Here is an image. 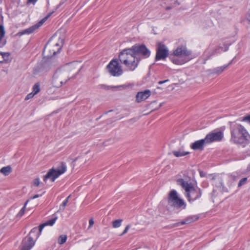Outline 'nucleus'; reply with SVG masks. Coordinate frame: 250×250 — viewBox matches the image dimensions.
Masks as SVG:
<instances>
[{"label": "nucleus", "instance_id": "obj_1", "mask_svg": "<svg viewBox=\"0 0 250 250\" xmlns=\"http://www.w3.org/2000/svg\"><path fill=\"white\" fill-rule=\"evenodd\" d=\"M229 124L231 142L243 147L250 143V135L243 126L235 122H229Z\"/></svg>", "mask_w": 250, "mask_h": 250}, {"label": "nucleus", "instance_id": "obj_2", "mask_svg": "<svg viewBox=\"0 0 250 250\" xmlns=\"http://www.w3.org/2000/svg\"><path fill=\"white\" fill-rule=\"evenodd\" d=\"M176 182L185 190V195L189 202H194L201 197L202 190L197 186H194L191 183H188L182 178L177 179Z\"/></svg>", "mask_w": 250, "mask_h": 250}, {"label": "nucleus", "instance_id": "obj_3", "mask_svg": "<svg viewBox=\"0 0 250 250\" xmlns=\"http://www.w3.org/2000/svg\"><path fill=\"white\" fill-rule=\"evenodd\" d=\"M120 62L124 64L129 70L133 71L138 66L140 58H134L131 48H126L122 50L119 55Z\"/></svg>", "mask_w": 250, "mask_h": 250}, {"label": "nucleus", "instance_id": "obj_4", "mask_svg": "<svg viewBox=\"0 0 250 250\" xmlns=\"http://www.w3.org/2000/svg\"><path fill=\"white\" fill-rule=\"evenodd\" d=\"M191 51L188 50L187 47L183 45L177 47L173 50V52L169 56V60L172 62L176 65H182L188 62L191 58Z\"/></svg>", "mask_w": 250, "mask_h": 250}, {"label": "nucleus", "instance_id": "obj_5", "mask_svg": "<svg viewBox=\"0 0 250 250\" xmlns=\"http://www.w3.org/2000/svg\"><path fill=\"white\" fill-rule=\"evenodd\" d=\"M57 62L54 60L52 56L42 61L40 64L35 67L33 70V74L38 75L45 74L52 69L55 68L57 65Z\"/></svg>", "mask_w": 250, "mask_h": 250}, {"label": "nucleus", "instance_id": "obj_6", "mask_svg": "<svg viewBox=\"0 0 250 250\" xmlns=\"http://www.w3.org/2000/svg\"><path fill=\"white\" fill-rule=\"evenodd\" d=\"M75 76L69 77L67 72L61 70H57L54 73L52 79V84L54 87H61L71 79L75 78Z\"/></svg>", "mask_w": 250, "mask_h": 250}, {"label": "nucleus", "instance_id": "obj_7", "mask_svg": "<svg viewBox=\"0 0 250 250\" xmlns=\"http://www.w3.org/2000/svg\"><path fill=\"white\" fill-rule=\"evenodd\" d=\"M66 169V164L63 162H61L60 165L56 168L53 167L48 171L43 177V181L46 182L47 179H49L51 182H54L59 176L64 173Z\"/></svg>", "mask_w": 250, "mask_h": 250}, {"label": "nucleus", "instance_id": "obj_8", "mask_svg": "<svg viewBox=\"0 0 250 250\" xmlns=\"http://www.w3.org/2000/svg\"><path fill=\"white\" fill-rule=\"evenodd\" d=\"M167 202L168 204H170L171 206L177 209H185L186 208V203L184 200L178 197L177 191L174 189H172L170 191L167 198Z\"/></svg>", "mask_w": 250, "mask_h": 250}, {"label": "nucleus", "instance_id": "obj_9", "mask_svg": "<svg viewBox=\"0 0 250 250\" xmlns=\"http://www.w3.org/2000/svg\"><path fill=\"white\" fill-rule=\"evenodd\" d=\"M131 48L134 58L141 59L140 57H137L140 56L143 58L146 59L150 56L151 51L145 44L136 43Z\"/></svg>", "mask_w": 250, "mask_h": 250}, {"label": "nucleus", "instance_id": "obj_10", "mask_svg": "<svg viewBox=\"0 0 250 250\" xmlns=\"http://www.w3.org/2000/svg\"><path fill=\"white\" fill-rule=\"evenodd\" d=\"M169 55L167 46L163 42H158L156 44L155 61L165 60L167 57L169 58Z\"/></svg>", "mask_w": 250, "mask_h": 250}, {"label": "nucleus", "instance_id": "obj_11", "mask_svg": "<svg viewBox=\"0 0 250 250\" xmlns=\"http://www.w3.org/2000/svg\"><path fill=\"white\" fill-rule=\"evenodd\" d=\"M106 69L109 74L114 77H119L123 73L122 66L120 65L117 59H112L106 66Z\"/></svg>", "mask_w": 250, "mask_h": 250}, {"label": "nucleus", "instance_id": "obj_12", "mask_svg": "<svg viewBox=\"0 0 250 250\" xmlns=\"http://www.w3.org/2000/svg\"><path fill=\"white\" fill-rule=\"evenodd\" d=\"M223 138V133L222 131H213L208 134L205 137L206 144H210L213 142L220 141Z\"/></svg>", "mask_w": 250, "mask_h": 250}, {"label": "nucleus", "instance_id": "obj_13", "mask_svg": "<svg viewBox=\"0 0 250 250\" xmlns=\"http://www.w3.org/2000/svg\"><path fill=\"white\" fill-rule=\"evenodd\" d=\"M199 218V216L198 215L189 216L181 222H179L170 225L169 226H168V228L169 229H171L173 228L178 227L181 225L188 224L197 221Z\"/></svg>", "mask_w": 250, "mask_h": 250}, {"label": "nucleus", "instance_id": "obj_14", "mask_svg": "<svg viewBox=\"0 0 250 250\" xmlns=\"http://www.w3.org/2000/svg\"><path fill=\"white\" fill-rule=\"evenodd\" d=\"M35 242L31 237H25L22 241L21 250H30L35 245Z\"/></svg>", "mask_w": 250, "mask_h": 250}, {"label": "nucleus", "instance_id": "obj_15", "mask_svg": "<svg viewBox=\"0 0 250 250\" xmlns=\"http://www.w3.org/2000/svg\"><path fill=\"white\" fill-rule=\"evenodd\" d=\"M98 88L106 90H111L112 91L121 90L123 89H125L127 87V86L125 84L117 85V86H110L104 84H101L98 85Z\"/></svg>", "mask_w": 250, "mask_h": 250}, {"label": "nucleus", "instance_id": "obj_16", "mask_svg": "<svg viewBox=\"0 0 250 250\" xmlns=\"http://www.w3.org/2000/svg\"><path fill=\"white\" fill-rule=\"evenodd\" d=\"M150 95L151 91L149 89L138 92L136 96V101L137 103H140L142 101L146 99Z\"/></svg>", "mask_w": 250, "mask_h": 250}, {"label": "nucleus", "instance_id": "obj_17", "mask_svg": "<svg viewBox=\"0 0 250 250\" xmlns=\"http://www.w3.org/2000/svg\"><path fill=\"white\" fill-rule=\"evenodd\" d=\"M205 144H207L205 138L196 141L192 143L190 145V147L193 150H203Z\"/></svg>", "mask_w": 250, "mask_h": 250}, {"label": "nucleus", "instance_id": "obj_18", "mask_svg": "<svg viewBox=\"0 0 250 250\" xmlns=\"http://www.w3.org/2000/svg\"><path fill=\"white\" fill-rule=\"evenodd\" d=\"M41 233V232L39 230V228L38 229L37 227H35L31 230L27 237H31L33 240L35 241L39 237Z\"/></svg>", "mask_w": 250, "mask_h": 250}, {"label": "nucleus", "instance_id": "obj_19", "mask_svg": "<svg viewBox=\"0 0 250 250\" xmlns=\"http://www.w3.org/2000/svg\"><path fill=\"white\" fill-rule=\"evenodd\" d=\"M5 34L4 27L2 24H0V48L3 47L6 43V40L4 39Z\"/></svg>", "mask_w": 250, "mask_h": 250}, {"label": "nucleus", "instance_id": "obj_20", "mask_svg": "<svg viewBox=\"0 0 250 250\" xmlns=\"http://www.w3.org/2000/svg\"><path fill=\"white\" fill-rule=\"evenodd\" d=\"M58 217L57 216H55L53 218L46 221L44 223L41 224L39 226V230L40 232H42V229L44 228V227L47 226H53L54 223H55L56 221L57 220Z\"/></svg>", "mask_w": 250, "mask_h": 250}, {"label": "nucleus", "instance_id": "obj_21", "mask_svg": "<svg viewBox=\"0 0 250 250\" xmlns=\"http://www.w3.org/2000/svg\"><path fill=\"white\" fill-rule=\"evenodd\" d=\"M232 61H231L228 64L225 65L224 66H222L220 67H218L214 68L212 70V73L214 74L219 75L221 74L222 72L224 71V70L229 65H230L232 62Z\"/></svg>", "mask_w": 250, "mask_h": 250}, {"label": "nucleus", "instance_id": "obj_22", "mask_svg": "<svg viewBox=\"0 0 250 250\" xmlns=\"http://www.w3.org/2000/svg\"><path fill=\"white\" fill-rule=\"evenodd\" d=\"M217 182H218V184L216 183L215 185L221 192H228V189L224 187L221 178H218Z\"/></svg>", "mask_w": 250, "mask_h": 250}, {"label": "nucleus", "instance_id": "obj_23", "mask_svg": "<svg viewBox=\"0 0 250 250\" xmlns=\"http://www.w3.org/2000/svg\"><path fill=\"white\" fill-rule=\"evenodd\" d=\"M241 22L246 25L247 28L250 27V10L248 12L245 18L241 21Z\"/></svg>", "mask_w": 250, "mask_h": 250}, {"label": "nucleus", "instance_id": "obj_24", "mask_svg": "<svg viewBox=\"0 0 250 250\" xmlns=\"http://www.w3.org/2000/svg\"><path fill=\"white\" fill-rule=\"evenodd\" d=\"M12 171V168L10 166L2 167L0 169V172L5 176L8 175Z\"/></svg>", "mask_w": 250, "mask_h": 250}, {"label": "nucleus", "instance_id": "obj_25", "mask_svg": "<svg viewBox=\"0 0 250 250\" xmlns=\"http://www.w3.org/2000/svg\"><path fill=\"white\" fill-rule=\"evenodd\" d=\"M34 31H35V30H34V28L33 27V26H32L27 29H26L25 30H23L19 32L18 33V35H20V36H21V35H23L24 34H30L32 33Z\"/></svg>", "mask_w": 250, "mask_h": 250}, {"label": "nucleus", "instance_id": "obj_26", "mask_svg": "<svg viewBox=\"0 0 250 250\" xmlns=\"http://www.w3.org/2000/svg\"><path fill=\"white\" fill-rule=\"evenodd\" d=\"M172 154L176 157H182L186 156L189 154V152L180 151H173Z\"/></svg>", "mask_w": 250, "mask_h": 250}, {"label": "nucleus", "instance_id": "obj_27", "mask_svg": "<svg viewBox=\"0 0 250 250\" xmlns=\"http://www.w3.org/2000/svg\"><path fill=\"white\" fill-rule=\"evenodd\" d=\"M28 202V200H27L24 204V206L20 210L19 212L17 214L16 217L17 218H21L24 213L25 209L26 208V206Z\"/></svg>", "mask_w": 250, "mask_h": 250}, {"label": "nucleus", "instance_id": "obj_28", "mask_svg": "<svg viewBox=\"0 0 250 250\" xmlns=\"http://www.w3.org/2000/svg\"><path fill=\"white\" fill-rule=\"evenodd\" d=\"M40 91V84L39 83H36L33 87L32 92L35 94H37Z\"/></svg>", "mask_w": 250, "mask_h": 250}, {"label": "nucleus", "instance_id": "obj_29", "mask_svg": "<svg viewBox=\"0 0 250 250\" xmlns=\"http://www.w3.org/2000/svg\"><path fill=\"white\" fill-rule=\"evenodd\" d=\"M123 219H120L113 221L112 222V226L114 228H119L121 226Z\"/></svg>", "mask_w": 250, "mask_h": 250}, {"label": "nucleus", "instance_id": "obj_30", "mask_svg": "<svg viewBox=\"0 0 250 250\" xmlns=\"http://www.w3.org/2000/svg\"><path fill=\"white\" fill-rule=\"evenodd\" d=\"M70 197V196H69L68 197H67L63 201V202L62 203V204L60 205V208H59V210L60 211H63L64 208H65V206H66L68 202V200H69V198Z\"/></svg>", "mask_w": 250, "mask_h": 250}, {"label": "nucleus", "instance_id": "obj_31", "mask_svg": "<svg viewBox=\"0 0 250 250\" xmlns=\"http://www.w3.org/2000/svg\"><path fill=\"white\" fill-rule=\"evenodd\" d=\"M67 240V236L66 235H62L58 238V243L62 245L64 244Z\"/></svg>", "mask_w": 250, "mask_h": 250}, {"label": "nucleus", "instance_id": "obj_32", "mask_svg": "<svg viewBox=\"0 0 250 250\" xmlns=\"http://www.w3.org/2000/svg\"><path fill=\"white\" fill-rule=\"evenodd\" d=\"M54 47H57V50H55V49H53V52H50V54H51V56H54L56 55L57 53L60 52V50H61V46L59 45V44L58 43H55V44L54 45Z\"/></svg>", "mask_w": 250, "mask_h": 250}, {"label": "nucleus", "instance_id": "obj_33", "mask_svg": "<svg viewBox=\"0 0 250 250\" xmlns=\"http://www.w3.org/2000/svg\"><path fill=\"white\" fill-rule=\"evenodd\" d=\"M9 56H10L9 53L2 52L1 56H2V59H1V60H2V62L4 61H7L8 60V57Z\"/></svg>", "mask_w": 250, "mask_h": 250}, {"label": "nucleus", "instance_id": "obj_34", "mask_svg": "<svg viewBox=\"0 0 250 250\" xmlns=\"http://www.w3.org/2000/svg\"><path fill=\"white\" fill-rule=\"evenodd\" d=\"M247 181V178H243L242 179H241L238 184V187H241L242 185H243Z\"/></svg>", "mask_w": 250, "mask_h": 250}, {"label": "nucleus", "instance_id": "obj_35", "mask_svg": "<svg viewBox=\"0 0 250 250\" xmlns=\"http://www.w3.org/2000/svg\"><path fill=\"white\" fill-rule=\"evenodd\" d=\"M219 49H220V48H216V49H214V50L212 51V52H211V54L210 55V56H208V58L205 60V61H206V60H208V59H209V58H210V56H212V55H214V54H215L218 53L219 52Z\"/></svg>", "mask_w": 250, "mask_h": 250}, {"label": "nucleus", "instance_id": "obj_36", "mask_svg": "<svg viewBox=\"0 0 250 250\" xmlns=\"http://www.w3.org/2000/svg\"><path fill=\"white\" fill-rule=\"evenodd\" d=\"M43 23H42L41 22V21H40L39 22H38L37 23H36V24L33 25V27L34 28L35 31L38 29L40 26H41L42 25Z\"/></svg>", "mask_w": 250, "mask_h": 250}, {"label": "nucleus", "instance_id": "obj_37", "mask_svg": "<svg viewBox=\"0 0 250 250\" xmlns=\"http://www.w3.org/2000/svg\"><path fill=\"white\" fill-rule=\"evenodd\" d=\"M35 95V94L32 92L31 93L28 94L26 97L25 98V100L27 101L32 98L33 97V96Z\"/></svg>", "mask_w": 250, "mask_h": 250}, {"label": "nucleus", "instance_id": "obj_38", "mask_svg": "<svg viewBox=\"0 0 250 250\" xmlns=\"http://www.w3.org/2000/svg\"><path fill=\"white\" fill-rule=\"evenodd\" d=\"M130 228V225H127L125 227V229H124V230L123 231V232L122 233V234H121L120 235H121V236L123 235H124L126 233H127V232L128 230Z\"/></svg>", "mask_w": 250, "mask_h": 250}, {"label": "nucleus", "instance_id": "obj_39", "mask_svg": "<svg viewBox=\"0 0 250 250\" xmlns=\"http://www.w3.org/2000/svg\"><path fill=\"white\" fill-rule=\"evenodd\" d=\"M33 183H34V185L35 186H39V185H40V179L39 178H37L36 179H35L34 180V181H33Z\"/></svg>", "mask_w": 250, "mask_h": 250}, {"label": "nucleus", "instance_id": "obj_40", "mask_svg": "<svg viewBox=\"0 0 250 250\" xmlns=\"http://www.w3.org/2000/svg\"><path fill=\"white\" fill-rule=\"evenodd\" d=\"M242 121H248L250 123V115L244 117Z\"/></svg>", "mask_w": 250, "mask_h": 250}, {"label": "nucleus", "instance_id": "obj_41", "mask_svg": "<svg viewBox=\"0 0 250 250\" xmlns=\"http://www.w3.org/2000/svg\"><path fill=\"white\" fill-rule=\"evenodd\" d=\"M200 176L201 177H204L206 176V173L201 170H199Z\"/></svg>", "mask_w": 250, "mask_h": 250}, {"label": "nucleus", "instance_id": "obj_42", "mask_svg": "<svg viewBox=\"0 0 250 250\" xmlns=\"http://www.w3.org/2000/svg\"><path fill=\"white\" fill-rule=\"evenodd\" d=\"M89 228H91L93 226V225L94 224V221H93V218H91L89 220Z\"/></svg>", "mask_w": 250, "mask_h": 250}, {"label": "nucleus", "instance_id": "obj_43", "mask_svg": "<svg viewBox=\"0 0 250 250\" xmlns=\"http://www.w3.org/2000/svg\"><path fill=\"white\" fill-rule=\"evenodd\" d=\"M49 42H48L46 45L45 46L44 48V52L46 51H47L48 49H49Z\"/></svg>", "mask_w": 250, "mask_h": 250}, {"label": "nucleus", "instance_id": "obj_44", "mask_svg": "<svg viewBox=\"0 0 250 250\" xmlns=\"http://www.w3.org/2000/svg\"><path fill=\"white\" fill-rule=\"evenodd\" d=\"M169 81V80L168 79H167V80H164V81H159L158 82V84H162L167 82H168Z\"/></svg>", "mask_w": 250, "mask_h": 250}, {"label": "nucleus", "instance_id": "obj_45", "mask_svg": "<svg viewBox=\"0 0 250 250\" xmlns=\"http://www.w3.org/2000/svg\"><path fill=\"white\" fill-rule=\"evenodd\" d=\"M38 0H27L28 3L35 4Z\"/></svg>", "mask_w": 250, "mask_h": 250}, {"label": "nucleus", "instance_id": "obj_46", "mask_svg": "<svg viewBox=\"0 0 250 250\" xmlns=\"http://www.w3.org/2000/svg\"><path fill=\"white\" fill-rule=\"evenodd\" d=\"M41 195H39V194H36L34 196H33V197H32L31 198V199H36L37 198H38L40 196H41Z\"/></svg>", "mask_w": 250, "mask_h": 250}, {"label": "nucleus", "instance_id": "obj_47", "mask_svg": "<svg viewBox=\"0 0 250 250\" xmlns=\"http://www.w3.org/2000/svg\"><path fill=\"white\" fill-rule=\"evenodd\" d=\"M180 4V2L178 1V0H176L174 3V5L175 6L176 5H179Z\"/></svg>", "mask_w": 250, "mask_h": 250}, {"label": "nucleus", "instance_id": "obj_48", "mask_svg": "<svg viewBox=\"0 0 250 250\" xmlns=\"http://www.w3.org/2000/svg\"><path fill=\"white\" fill-rule=\"evenodd\" d=\"M47 20V18H43L42 20H41L40 21H41V22L42 23H43L46 21Z\"/></svg>", "mask_w": 250, "mask_h": 250}, {"label": "nucleus", "instance_id": "obj_49", "mask_svg": "<svg viewBox=\"0 0 250 250\" xmlns=\"http://www.w3.org/2000/svg\"><path fill=\"white\" fill-rule=\"evenodd\" d=\"M53 12L49 13L45 18H47V19L51 16V15L53 14Z\"/></svg>", "mask_w": 250, "mask_h": 250}, {"label": "nucleus", "instance_id": "obj_50", "mask_svg": "<svg viewBox=\"0 0 250 250\" xmlns=\"http://www.w3.org/2000/svg\"><path fill=\"white\" fill-rule=\"evenodd\" d=\"M78 158H76L74 159H73L72 162V165L74 167L75 165L74 163L76 162V161L77 160Z\"/></svg>", "mask_w": 250, "mask_h": 250}, {"label": "nucleus", "instance_id": "obj_51", "mask_svg": "<svg viewBox=\"0 0 250 250\" xmlns=\"http://www.w3.org/2000/svg\"><path fill=\"white\" fill-rule=\"evenodd\" d=\"M172 8V7H171V6H167L166 7V10L168 11V10L171 9Z\"/></svg>", "mask_w": 250, "mask_h": 250}, {"label": "nucleus", "instance_id": "obj_52", "mask_svg": "<svg viewBox=\"0 0 250 250\" xmlns=\"http://www.w3.org/2000/svg\"><path fill=\"white\" fill-rule=\"evenodd\" d=\"M2 52H0V62H2V60H1V59H2V56H1Z\"/></svg>", "mask_w": 250, "mask_h": 250}, {"label": "nucleus", "instance_id": "obj_53", "mask_svg": "<svg viewBox=\"0 0 250 250\" xmlns=\"http://www.w3.org/2000/svg\"><path fill=\"white\" fill-rule=\"evenodd\" d=\"M63 3H64V2H63V1H62V2H61L60 3V4L58 5L57 8H59V7H60L61 5H62Z\"/></svg>", "mask_w": 250, "mask_h": 250}, {"label": "nucleus", "instance_id": "obj_54", "mask_svg": "<svg viewBox=\"0 0 250 250\" xmlns=\"http://www.w3.org/2000/svg\"><path fill=\"white\" fill-rule=\"evenodd\" d=\"M1 13H2V9L1 8H0V16H1L2 18Z\"/></svg>", "mask_w": 250, "mask_h": 250}, {"label": "nucleus", "instance_id": "obj_55", "mask_svg": "<svg viewBox=\"0 0 250 250\" xmlns=\"http://www.w3.org/2000/svg\"><path fill=\"white\" fill-rule=\"evenodd\" d=\"M228 50V47L225 48V51H226Z\"/></svg>", "mask_w": 250, "mask_h": 250}, {"label": "nucleus", "instance_id": "obj_56", "mask_svg": "<svg viewBox=\"0 0 250 250\" xmlns=\"http://www.w3.org/2000/svg\"><path fill=\"white\" fill-rule=\"evenodd\" d=\"M133 120H134V119H130V120L128 121V122L131 121H132Z\"/></svg>", "mask_w": 250, "mask_h": 250}, {"label": "nucleus", "instance_id": "obj_57", "mask_svg": "<svg viewBox=\"0 0 250 250\" xmlns=\"http://www.w3.org/2000/svg\"><path fill=\"white\" fill-rule=\"evenodd\" d=\"M2 2V0H0V4H1Z\"/></svg>", "mask_w": 250, "mask_h": 250}]
</instances>
